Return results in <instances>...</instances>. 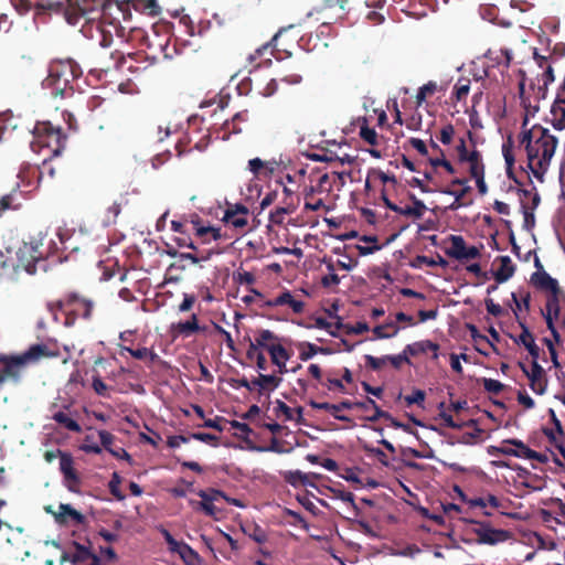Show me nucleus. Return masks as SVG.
Masks as SVG:
<instances>
[{"label":"nucleus","mask_w":565,"mask_h":565,"mask_svg":"<svg viewBox=\"0 0 565 565\" xmlns=\"http://www.w3.org/2000/svg\"><path fill=\"white\" fill-rule=\"evenodd\" d=\"M198 495L201 501L191 500L190 504L195 511H202L205 515L216 519L222 509L215 505L221 498H225V492L218 489L209 488L199 490Z\"/></svg>","instance_id":"6e6552de"},{"label":"nucleus","mask_w":565,"mask_h":565,"mask_svg":"<svg viewBox=\"0 0 565 565\" xmlns=\"http://www.w3.org/2000/svg\"><path fill=\"white\" fill-rule=\"evenodd\" d=\"M299 347L301 349L300 353H299V359L301 361H308L312 356H315L317 353H323V354L330 353L329 349L323 348V347H318L310 342L300 343Z\"/></svg>","instance_id":"7c9ffc66"},{"label":"nucleus","mask_w":565,"mask_h":565,"mask_svg":"<svg viewBox=\"0 0 565 565\" xmlns=\"http://www.w3.org/2000/svg\"><path fill=\"white\" fill-rule=\"evenodd\" d=\"M365 366L371 369L372 371H380L387 362L386 355L382 358H376L371 354L364 355Z\"/></svg>","instance_id":"603ef678"},{"label":"nucleus","mask_w":565,"mask_h":565,"mask_svg":"<svg viewBox=\"0 0 565 565\" xmlns=\"http://www.w3.org/2000/svg\"><path fill=\"white\" fill-rule=\"evenodd\" d=\"M503 444H510L514 446V450H516L518 458H525L527 457H535V450L529 448L522 440L520 439H505L503 440Z\"/></svg>","instance_id":"4c0bfd02"},{"label":"nucleus","mask_w":565,"mask_h":565,"mask_svg":"<svg viewBox=\"0 0 565 565\" xmlns=\"http://www.w3.org/2000/svg\"><path fill=\"white\" fill-rule=\"evenodd\" d=\"M233 278L241 285H253L256 280L253 273L245 270L234 273Z\"/></svg>","instance_id":"052dcab7"},{"label":"nucleus","mask_w":565,"mask_h":565,"mask_svg":"<svg viewBox=\"0 0 565 565\" xmlns=\"http://www.w3.org/2000/svg\"><path fill=\"white\" fill-rule=\"evenodd\" d=\"M19 193L17 191H13L9 194H6L1 196L0 199V213L6 212L8 210H18L20 207V202L17 201V195Z\"/></svg>","instance_id":"a19ab883"},{"label":"nucleus","mask_w":565,"mask_h":565,"mask_svg":"<svg viewBox=\"0 0 565 565\" xmlns=\"http://www.w3.org/2000/svg\"><path fill=\"white\" fill-rule=\"evenodd\" d=\"M526 125L527 118L525 117L522 128H525ZM520 143L525 147L529 169L536 179L542 180L555 153L557 138L551 135L547 128L534 125L530 129H523L520 135Z\"/></svg>","instance_id":"f257e3e1"},{"label":"nucleus","mask_w":565,"mask_h":565,"mask_svg":"<svg viewBox=\"0 0 565 565\" xmlns=\"http://www.w3.org/2000/svg\"><path fill=\"white\" fill-rule=\"evenodd\" d=\"M121 212V206L119 203L115 202L107 209V215H106V224H115L116 218Z\"/></svg>","instance_id":"e2e57ef3"},{"label":"nucleus","mask_w":565,"mask_h":565,"mask_svg":"<svg viewBox=\"0 0 565 565\" xmlns=\"http://www.w3.org/2000/svg\"><path fill=\"white\" fill-rule=\"evenodd\" d=\"M192 230L195 235L202 241V243H209L211 241H218L222 237L221 230L213 226H203L200 221H192Z\"/></svg>","instance_id":"412c9836"},{"label":"nucleus","mask_w":565,"mask_h":565,"mask_svg":"<svg viewBox=\"0 0 565 565\" xmlns=\"http://www.w3.org/2000/svg\"><path fill=\"white\" fill-rule=\"evenodd\" d=\"M275 413L277 416L282 415L285 420H294V409L280 399L276 401Z\"/></svg>","instance_id":"6e6d98bb"},{"label":"nucleus","mask_w":565,"mask_h":565,"mask_svg":"<svg viewBox=\"0 0 565 565\" xmlns=\"http://www.w3.org/2000/svg\"><path fill=\"white\" fill-rule=\"evenodd\" d=\"M195 300H196V298H195L194 295L183 294V300L178 306L179 312H188V311H190L192 309V307L194 306Z\"/></svg>","instance_id":"774afa93"},{"label":"nucleus","mask_w":565,"mask_h":565,"mask_svg":"<svg viewBox=\"0 0 565 565\" xmlns=\"http://www.w3.org/2000/svg\"><path fill=\"white\" fill-rule=\"evenodd\" d=\"M309 405L313 409H323V411L330 412L333 415V417L338 420H341V422H350L351 420L350 417L339 414V412H341L342 409H351V401L344 399V401L340 402L339 404H330L327 402H316V401L311 399L309 402Z\"/></svg>","instance_id":"2eb2a0df"},{"label":"nucleus","mask_w":565,"mask_h":565,"mask_svg":"<svg viewBox=\"0 0 565 565\" xmlns=\"http://www.w3.org/2000/svg\"><path fill=\"white\" fill-rule=\"evenodd\" d=\"M444 194H448L455 198V201L450 204L449 209L455 211L463 205L462 199L471 191V186L466 185L460 190H452L450 188H445L439 190Z\"/></svg>","instance_id":"c85d7f7f"},{"label":"nucleus","mask_w":565,"mask_h":565,"mask_svg":"<svg viewBox=\"0 0 565 565\" xmlns=\"http://www.w3.org/2000/svg\"><path fill=\"white\" fill-rule=\"evenodd\" d=\"M47 310L54 316V319L57 320L56 313L62 312L65 318H67L68 312V303H67V294L58 300L50 301L47 303Z\"/></svg>","instance_id":"58836bf2"},{"label":"nucleus","mask_w":565,"mask_h":565,"mask_svg":"<svg viewBox=\"0 0 565 565\" xmlns=\"http://www.w3.org/2000/svg\"><path fill=\"white\" fill-rule=\"evenodd\" d=\"M285 480L294 487L311 484L309 482V476L299 470L289 471L285 476Z\"/></svg>","instance_id":"ea45409f"},{"label":"nucleus","mask_w":565,"mask_h":565,"mask_svg":"<svg viewBox=\"0 0 565 565\" xmlns=\"http://www.w3.org/2000/svg\"><path fill=\"white\" fill-rule=\"evenodd\" d=\"M42 246V241L38 239L23 243L17 252V267H22L30 275L36 274L39 269L46 271V259L41 249Z\"/></svg>","instance_id":"39448f33"},{"label":"nucleus","mask_w":565,"mask_h":565,"mask_svg":"<svg viewBox=\"0 0 565 565\" xmlns=\"http://www.w3.org/2000/svg\"><path fill=\"white\" fill-rule=\"evenodd\" d=\"M292 29H294L292 25H290L288 28L280 29L274 35V38L271 39V41L269 43L264 44L263 46L257 49L254 54L249 55L250 62L263 56V54L266 53L268 50H270V54L273 56H275L277 60L284 58L281 53H285L286 57L291 56V54H292L291 49H294L296 45L297 35L292 36L290 40H287V36Z\"/></svg>","instance_id":"423d86ee"},{"label":"nucleus","mask_w":565,"mask_h":565,"mask_svg":"<svg viewBox=\"0 0 565 565\" xmlns=\"http://www.w3.org/2000/svg\"><path fill=\"white\" fill-rule=\"evenodd\" d=\"M277 340L278 335H276L273 331L268 329H262L256 331L253 341L259 351L265 350L269 353L270 348L275 345Z\"/></svg>","instance_id":"393cba45"},{"label":"nucleus","mask_w":565,"mask_h":565,"mask_svg":"<svg viewBox=\"0 0 565 565\" xmlns=\"http://www.w3.org/2000/svg\"><path fill=\"white\" fill-rule=\"evenodd\" d=\"M437 90V84L435 82H428L425 85H423L417 94H416V104L417 106H420L428 96H431Z\"/></svg>","instance_id":"79ce46f5"},{"label":"nucleus","mask_w":565,"mask_h":565,"mask_svg":"<svg viewBox=\"0 0 565 565\" xmlns=\"http://www.w3.org/2000/svg\"><path fill=\"white\" fill-rule=\"evenodd\" d=\"M294 212V205L290 203L287 204V206H277L274 211L270 212L269 220L274 224L281 225L285 221V215L292 214Z\"/></svg>","instance_id":"c9c22d12"},{"label":"nucleus","mask_w":565,"mask_h":565,"mask_svg":"<svg viewBox=\"0 0 565 565\" xmlns=\"http://www.w3.org/2000/svg\"><path fill=\"white\" fill-rule=\"evenodd\" d=\"M481 382L484 391L490 394L499 395L504 390V384H502L500 381L483 377Z\"/></svg>","instance_id":"de8ad7c7"},{"label":"nucleus","mask_w":565,"mask_h":565,"mask_svg":"<svg viewBox=\"0 0 565 565\" xmlns=\"http://www.w3.org/2000/svg\"><path fill=\"white\" fill-rule=\"evenodd\" d=\"M54 516L55 521L60 524L66 522V516H70L76 524H84L86 521L85 515L67 503H61L58 507V513H55Z\"/></svg>","instance_id":"4be33fe9"},{"label":"nucleus","mask_w":565,"mask_h":565,"mask_svg":"<svg viewBox=\"0 0 565 565\" xmlns=\"http://www.w3.org/2000/svg\"><path fill=\"white\" fill-rule=\"evenodd\" d=\"M248 209L243 204H236L234 207H230L224 213V221L227 224L233 225L236 228H241L247 225Z\"/></svg>","instance_id":"f3484780"},{"label":"nucleus","mask_w":565,"mask_h":565,"mask_svg":"<svg viewBox=\"0 0 565 565\" xmlns=\"http://www.w3.org/2000/svg\"><path fill=\"white\" fill-rule=\"evenodd\" d=\"M285 514L292 519V521L289 522L292 526H300L306 531L309 529V524L300 513L290 509H285Z\"/></svg>","instance_id":"4d7b16f0"},{"label":"nucleus","mask_w":565,"mask_h":565,"mask_svg":"<svg viewBox=\"0 0 565 565\" xmlns=\"http://www.w3.org/2000/svg\"><path fill=\"white\" fill-rule=\"evenodd\" d=\"M269 355L273 364H278L280 361H288L290 359V354L281 344V339L279 337L275 342V345L270 348Z\"/></svg>","instance_id":"473e14b6"},{"label":"nucleus","mask_w":565,"mask_h":565,"mask_svg":"<svg viewBox=\"0 0 565 565\" xmlns=\"http://www.w3.org/2000/svg\"><path fill=\"white\" fill-rule=\"evenodd\" d=\"M275 161H264L260 158H254L248 161V170L253 175L259 179L262 175H270L275 170Z\"/></svg>","instance_id":"5701e85b"},{"label":"nucleus","mask_w":565,"mask_h":565,"mask_svg":"<svg viewBox=\"0 0 565 565\" xmlns=\"http://www.w3.org/2000/svg\"><path fill=\"white\" fill-rule=\"evenodd\" d=\"M367 403H372V409L374 411L371 416H367L366 419L370 422H377L380 418H391V414L388 412L383 411L374 399L367 397Z\"/></svg>","instance_id":"5fc2aeb1"},{"label":"nucleus","mask_w":565,"mask_h":565,"mask_svg":"<svg viewBox=\"0 0 565 565\" xmlns=\"http://www.w3.org/2000/svg\"><path fill=\"white\" fill-rule=\"evenodd\" d=\"M519 366L529 379L531 390L537 395H543L547 388V377L545 370L539 364L537 360L532 361L531 370L522 362H519Z\"/></svg>","instance_id":"f8f14e48"},{"label":"nucleus","mask_w":565,"mask_h":565,"mask_svg":"<svg viewBox=\"0 0 565 565\" xmlns=\"http://www.w3.org/2000/svg\"><path fill=\"white\" fill-rule=\"evenodd\" d=\"M519 326L522 332L519 338L514 339L515 343L524 345L532 359L537 360L540 358V348L535 343L534 335L524 321L519 320Z\"/></svg>","instance_id":"dca6fc26"},{"label":"nucleus","mask_w":565,"mask_h":565,"mask_svg":"<svg viewBox=\"0 0 565 565\" xmlns=\"http://www.w3.org/2000/svg\"><path fill=\"white\" fill-rule=\"evenodd\" d=\"M82 75L83 71L74 60L55 61L50 65L44 86L51 89L54 97H71L74 94L73 83Z\"/></svg>","instance_id":"7ed1b4c3"},{"label":"nucleus","mask_w":565,"mask_h":565,"mask_svg":"<svg viewBox=\"0 0 565 565\" xmlns=\"http://www.w3.org/2000/svg\"><path fill=\"white\" fill-rule=\"evenodd\" d=\"M175 552H178L183 561L189 565H192L194 561L199 558V554L186 543H182L180 548Z\"/></svg>","instance_id":"a18cd8bd"},{"label":"nucleus","mask_w":565,"mask_h":565,"mask_svg":"<svg viewBox=\"0 0 565 565\" xmlns=\"http://www.w3.org/2000/svg\"><path fill=\"white\" fill-rule=\"evenodd\" d=\"M72 546L75 550L72 553V564H84L88 561V557L92 556L90 544L85 546L76 541H73Z\"/></svg>","instance_id":"cd10ccee"},{"label":"nucleus","mask_w":565,"mask_h":565,"mask_svg":"<svg viewBox=\"0 0 565 565\" xmlns=\"http://www.w3.org/2000/svg\"><path fill=\"white\" fill-rule=\"evenodd\" d=\"M290 297H291V292L286 290V291L281 292L278 297L267 300L265 302V306L274 308V307H280V306L288 305Z\"/></svg>","instance_id":"13d9d810"},{"label":"nucleus","mask_w":565,"mask_h":565,"mask_svg":"<svg viewBox=\"0 0 565 565\" xmlns=\"http://www.w3.org/2000/svg\"><path fill=\"white\" fill-rule=\"evenodd\" d=\"M530 281L539 290L550 291L551 295L561 294L558 281L546 271H534Z\"/></svg>","instance_id":"ddd939ff"},{"label":"nucleus","mask_w":565,"mask_h":565,"mask_svg":"<svg viewBox=\"0 0 565 565\" xmlns=\"http://www.w3.org/2000/svg\"><path fill=\"white\" fill-rule=\"evenodd\" d=\"M60 470L64 477L65 487L74 493L79 492L81 478L74 468V459L70 452L57 449Z\"/></svg>","instance_id":"9b49d317"},{"label":"nucleus","mask_w":565,"mask_h":565,"mask_svg":"<svg viewBox=\"0 0 565 565\" xmlns=\"http://www.w3.org/2000/svg\"><path fill=\"white\" fill-rule=\"evenodd\" d=\"M260 382H262V390H275L277 388L281 383V377H278L273 374H259Z\"/></svg>","instance_id":"49530a36"},{"label":"nucleus","mask_w":565,"mask_h":565,"mask_svg":"<svg viewBox=\"0 0 565 565\" xmlns=\"http://www.w3.org/2000/svg\"><path fill=\"white\" fill-rule=\"evenodd\" d=\"M121 483V479H120V476L117 473V472H114L113 473V477H111V480L109 481L108 483V488H109V491L110 493L119 501H122L126 497L125 494L120 491V486Z\"/></svg>","instance_id":"8fccbe9b"},{"label":"nucleus","mask_w":565,"mask_h":565,"mask_svg":"<svg viewBox=\"0 0 565 565\" xmlns=\"http://www.w3.org/2000/svg\"><path fill=\"white\" fill-rule=\"evenodd\" d=\"M351 9L350 0H326L324 6L318 11L323 14L320 24L321 33H324L323 29L330 28L338 19H342Z\"/></svg>","instance_id":"9d476101"},{"label":"nucleus","mask_w":565,"mask_h":565,"mask_svg":"<svg viewBox=\"0 0 565 565\" xmlns=\"http://www.w3.org/2000/svg\"><path fill=\"white\" fill-rule=\"evenodd\" d=\"M513 147H514L513 138L511 135H509L507 137V140L502 145V154H503L504 161H505L508 178L519 184L520 182L518 181V179L515 178L514 172H513V168H514V163H515V158L513 154Z\"/></svg>","instance_id":"aec40b11"},{"label":"nucleus","mask_w":565,"mask_h":565,"mask_svg":"<svg viewBox=\"0 0 565 565\" xmlns=\"http://www.w3.org/2000/svg\"><path fill=\"white\" fill-rule=\"evenodd\" d=\"M68 312L65 318L64 324L71 327L75 323L76 319H90L94 302L81 296L77 292H67Z\"/></svg>","instance_id":"0eeeda50"},{"label":"nucleus","mask_w":565,"mask_h":565,"mask_svg":"<svg viewBox=\"0 0 565 565\" xmlns=\"http://www.w3.org/2000/svg\"><path fill=\"white\" fill-rule=\"evenodd\" d=\"M454 135H455L454 126L451 124H447L440 130L439 140L444 145H449L452 141Z\"/></svg>","instance_id":"69168bd1"},{"label":"nucleus","mask_w":565,"mask_h":565,"mask_svg":"<svg viewBox=\"0 0 565 565\" xmlns=\"http://www.w3.org/2000/svg\"><path fill=\"white\" fill-rule=\"evenodd\" d=\"M369 324L364 321H359L355 324H349L345 327L347 334H362L369 331Z\"/></svg>","instance_id":"338daca9"},{"label":"nucleus","mask_w":565,"mask_h":565,"mask_svg":"<svg viewBox=\"0 0 565 565\" xmlns=\"http://www.w3.org/2000/svg\"><path fill=\"white\" fill-rule=\"evenodd\" d=\"M327 268H328V270L330 271V274H329V275H326V276H323V277H322V279H321V285H322L324 288H329V287H331V286L339 285V282H340V277H339L337 274H334V273H333V271H334V265H333V263H332V262H329V263L327 264Z\"/></svg>","instance_id":"864d4df0"},{"label":"nucleus","mask_w":565,"mask_h":565,"mask_svg":"<svg viewBox=\"0 0 565 565\" xmlns=\"http://www.w3.org/2000/svg\"><path fill=\"white\" fill-rule=\"evenodd\" d=\"M92 388L102 397H109V386L103 381L102 376L96 373L92 376Z\"/></svg>","instance_id":"37998d69"},{"label":"nucleus","mask_w":565,"mask_h":565,"mask_svg":"<svg viewBox=\"0 0 565 565\" xmlns=\"http://www.w3.org/2000/svg\"><path fill=\"white\" fill-rule=\"evenodd\" d=\"M500 267L493 274L497 284H503L509 280L515 271V266L513 265L511 258L509 256H500Z\"/></svg>","instance_id":"b1692460"},{"label":"nucleus","mask_w":565,"mask_h":565,"mask_svg":"<svg viewBox=\"0 0 565 565\" xmlns=\"http://www.w3.org/2000/svg\"><path fill=\"white\" fill-rule=\"evenodd\" d=\"M190 437L192 439L200 440V441L210 444L212 446H217L218 445V437L215 436V435H212V434H207V433H192L190 435Z\"/></svg>","instance_id":"680f3d73"},{"label":"nucleus","mask_w":565,"mask_h":565,"mask_svg":"<svg viewBox=\"0 0 565 565\" xmlns=\"http://www.w3.org/2000/svg\"><path fill=\"white\" fill-rule=\"evenodd\" d=\"M465 162L469 163V173L471 177L484 172L482 157L478 150H472Z\"/></svg>","instance_id":"2f4dec72"},{"label":"nucleus","mask_w":565,"mask_h":565,"mask_svg":"<svg viewBox=\"0 0 565 565\" xmlns=\"http://www.w3.org/2000/svg\"><path fill=\"white\" fill-rule=\"evenodd\" d=\"M470 90V81L468 78H460L455 87L454 95L457 102L463 100Z\"/></svg>","instance_id":"c03bdc74"},{"label":"nucleus","mask_w":565,"mask_h":565,"mask_svg":"<svg viewBox=\"0 0 565 565\" xmlns=\"http://www.w3.org/2000/svg\"><path fill=\"white\" fill-rule=\"evenodd\" d=\"M278 183L282 185L284 198L281 204L287 206L290 203L294 205V211H296L300 203V198L296 194V190L287 186L282 180L278 181Z\"/></svg>","instance_id":"f704fd0d"},{"label":"nucleus","mask_w":565,"mask_h":565,"mask_svg":"<svg viewBox=\"0 0 565 565\" xmlns=\"http://www.w3.org/2000/svg\"><path fill=\"white\" fill-rule=\"evenodd\" d=\"M425 397H426V393L423 390H415L412 395H406L404 397V399H405V403L407 406H411L413 404L423 406Z\"/></svg>","instance_id":"bf43d9fd"},{"label":"nucleus","mask_w":565,"mask_h":565,"mask_svg":"<svg viewBox=\"0 0 565 565\" xmlns=\"http://www.w3.org/2000/svg\"><path fill=\"white\" fill-rule=\"evenodd\" d=\"M171 241L175 244L177 247H188L191 248L192 250H196V246L192 241L189 230L174 234Z\"/></svg>","instance_id":"e433bc0d"},{"label":"nucleus","mask_w":565,"mask_h":565,"mask_svg":"<svg viewBox=\"0 0 565 565\" xmlns=\"http://www.w3.org/2000/svg\"><path fill=\"white\" fill-rule=\"evenodd\" d=\"M405 350H406V353L408 354V356H417L419 354H425L428 351H431L433 359L436 360V359H438L439 344L436 342H433L430 340H422V341H417V342L407 344L405 347Z\"/></svg>","instance_id":"a211bd4d"},{"label":"nucleus","mask_w":565,"mask_h":565,"mask_svg":"<svg viewBox=\"0 0 565 565\" xmlns=\"http://www.w3.org/2000/svg\"><path fill=\"white\" fill-rule=\"evenodd\" d=\"M171 330L178 335L190 337L194 333L203 331L204 329H202L199 324L198 315L192 313L189 320L173 323L171 326Z\"/></svg>","instance_id":"6ab92c4d"},{"label":"nucleus","mask_w":565,"mask_h":565,"mask_svg":"<svg viewBox=\"0 0 565 565\" xmlns=\"http://www.w3.org/2000/svg\"><path fill=\"white\" fill-rule=\"evenodd\" d=\"M486 58L490 62L489 66L503 65L505 68L510 66L512 60L510 51L503 49L499 51L489 50Z\"/></svg>","instance_id":"a878e982"},{"label":"nucleus","mask_w":565,"mask_h":565,"mask_svg":"<svg viewBox=\"0 0 565 565\" xmlns=\"http://www.w3.org/2000/svg\"><path fill=\"white\" fill-rule=\"evenodd\" d=\"M543 86L540 87V90H543V97L545 96V93L547 90V86L552 84L555 81L554 70L551 65H547L545 68L543 75Z\"/></svg>","instance_id":"0e129e2a"},{"label":"nucleus","mask_w":565,"mask_h":565,"mask_svg":"<svg viewBox=\"0 0 565 565\" xmlns=\"http://www.w3.org/2000/svg\"><path fill=\"white\" fill-rule=\"evenodd\" d=\"M361 139L367 142L371 146L377 145V134L374 128L369 127L367 125H363L360 127L359 132Z\"/></svg>","instance_id":"09e8293b"},{"label":"nucleus","mask_w":565,"mask_h":565,"mask_svg":"<svg viewBox=\"0 0 565 565\" xmlns=\"http://www.w3.org/2000/svg\"><path fill=\"white\" fill-rule=\"evenodd\" d=\"M559 312V294L550 295L547 297L545 308L542 310V316L544 317L545 320L547 317H553L554 320L558 318Z\"/></svg>","instance_id":"c756f323"},{"label":"nucleus","mask_w":565,"mask_h":565,"mask_svg":"<svg viewBox=\"0 0 565 565\" xmlns=\"http://www.w3.org/2000/svg\"><path fill=\"white\" fill-rule=\"evenodd\" d=\"M477 527H473L471 532L477 535L476 542L478 544L495 545L508 541L511 537V533L507 530L493 529L489 522L484 521H471Z\"/></svg>","instance_id":"1a4fd4ad"},{"label":"nucleus","mask_w":565,"mask_h":565,"mask_svg":"<svg viewBox=\"0 0 565 565\" xmlns=\"http://www.w3.org/2000/svg\"><path fill=\"white\" fill-rule=\"evenodd\" d=\"M45 344L31 345L21 354H0V387L6 383L19 384L32 363L42 358L53 356Z\"/></svg>","instance_id":"f03ea898"},{"label":"nucleus","mask_w":565,"mask_h":565,"mask_svg":"<svg viewBox=\"0 0 565 565\" xmlns=\"http://www.w3.org/2000/svg\"><path fill=\"white\" fill-rule=\"evenodd\" d=\"M66 137L49 121H40L33 130L31 148L35 152L46 151L45 160L60 156L65 148Z\"/></svg>","instance_id":"20e7f679"},{"label":"nucleus","mask_w":565,"mask_h":565,"mask_svg":"<svg viewBox=\"0 0 565 565\" xmlns=\"http://www.w3.org/2000/svg\"><path fill=\"white\" fill-rule=\"evenodd\" d=\"M87 1L88 0H83V2L85 4L84 8L79 7L78 9H72V10L66 11V20L70 24L75 25L79 22L81 19H84L85 21L95 19V17H87V11H86Z\"/></svg>","instance_id":"72a5a7b5"},{"label":"nucleus","mask_w":565,"mask_h":565,"mask_svg":"<svg viewBox=\"0 0 565 565\" xmlns=\"http://www.w3.org/2000/svg\"><path fill=\"white\" fill-rule=\"evenodd\" d=\"M386 359H387V362L391 363V365L396 369V370H399L402 364L403 363H406L408 365H412V361L408 356V354L406 353V350L404 349L402 351V353L399 354H396V355H386Z\"/></svg>","instance_id":"3c124183"},{"label":"nucleus","mask_w":565,"mask_h":565,"mask_svg":"<svg viewBox=\"0 0 565 565\" xmlns=\"http://www.w3.org/2000/svg\"><path fill=\"white\" fill-rule=\"evenodd\" d=\"M451 243L450 247L445 250L450 258L461 260L466 247V241L461 235H450L448 238Z\"/></svg>","instance_id":"bb28decb"},{"label":"nucleus","mask_w":565,"mask_h":565,"mask_svg":"<svg viewBox=\"0 0 565 565\" xmlns=\"http://www.w3.org/2000/svg\"><path fill=\"white\" fill-rule=\"evenodd\" d=\"M76 414V412L71 411L70 405H65L64 409H58L52 414V419L65 429L78 434L82 431V427L74 419V415Z\"/></svg>","instance_id":"4468645a"}]
</instances>
